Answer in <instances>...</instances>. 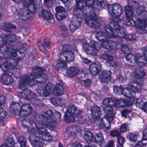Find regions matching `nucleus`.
I'll return each instance as SVG.
<instances>
[{"label":"nucleus","instance_id":"obj_61","mask_svg":"<svg viewBox=\"0 0 147 147\" xmlns=\"http://www.w3.org/2000/svg\"><path fill=\"white\" fill-rule=\"evenodd\" d=\"M45 5L48 7H51L53 2V0H44Z\"/></svg>","mask_w":147,"mask_h":147},{"label":"nucleus","instance_id":"obj_25","mask_svg":"<svg viewBox=\"0 0 147 147\" xmlns=\"http://www.w3.org/2000/svg\"><path fill=\"white\" fill-rule=\"evenodd\" d=\"M81 131L80 127L77 125H71L67 127L65 133L70 136L76 135Z\"/></svg>","mask_w":147,"mask_h":147},{"label":"nucleus","instance_id":"obj_27","mask_svg":"<svg viewBox=\"0 0 147 147\" xmlns=\"http://www.w3.org/2000/svg\"><path fill=\"white\" fill-rule=\"evenodd\" d=\"M57 12L56 18L58 20L65 18L67 15L64 9L61 7H57L55 9Z\"/></svg>","mask_w":147,"mask_h":147},{"label":"nucleus","instance_id":"obj_40","mask_svg":"<svg viewBox=\"0 0 147 147\" xmlns=\"http://www.w3.org/2000/svg\"><path fill=\"white\" fill-rule=\"evenodd\" d=\"M76 7L80 9L83 13V11L87 9V7L86 5L85 1L84 0H76Z\"/></svg>","mask_w":147,"mask_h":147},{"label":"nucleus","instance_id":"obj_33","mask_svg":"<svg viewBox=\"0 0 147 147\" xmlns=\"http://www.w3.org/2000/svg\"><path fill=\"white\" fill-rule=\"evenodd\" d=\"M91 114L92 118L94 119L100 117L101 114L100 108L97 106L92 107L91 109Z\"/></svg>","mask_w":147,"mask_h":147},{"label":"nucleus","instance_id":"obj_37","mask_svg":"<svg viewBox=\"0 0 147 147\" xmlns=\"http://www.w3.org/2000/svg\"><path fill=\"white\" fill-rule=\"evenodd\" d=\"M59 59V62H58L56 65V68L58 70L61 69L63 70L66 69L67 67L66 62L63 61L62 59H61V57Z\"/></svg>","mask_w":147,"mask_h":147},{"label":"nucleus","instance_id":"obj_56","mask_svg":"<svg viewBox=\"0 0 147 147\" xmlns=\"http://www.w3.org/2000/svg\"><path fill=\"white\" fill-rule=\"evenodd\" d=\"M110 134L113 137H118L120 135L121 133L118 130H116L111 131Z\"/></svg>","mask_w":147,"mask_h":147},{"label":"nucleus","instance_id":"obj_4","mask_svg":"<svg viewBox=\"0 0 147 147\" xmlns=\"http://www.w3.org/2000/svg\"><path fill=\"white\" fill-rule=\"evenodd\" d=\"M143 81L142 80L139 83H137L134 81V79H131L130 82H129L127 85V87L122 89V87L120 86L119 87L117 86H115L113 87V91L114 93L117 95H120L122 94L124 96H126V100L121 99L118 100L116 101L115 106L117 107H124L125 106L120 107L118 106V103L117 102L120 101V103H121V102L122 100L125 101L126 102L131 101V98H133L134 97L132 96V93H134L140 90L142 88V85L143 84Z\"/></svg>","mask_w":147,"mask_h":147},{"label":"nucleus","instance_id":"obj_41","mask_svg":"<svg viewBox=\"0 0 147 147\" xmlns=\"http://www.w3.org/2000/svg\"><path fill=\"white\" fill-rule=\"evenodd\" d=\"M26 138L23 136H20L17 138V141L19 143L20 147H26Z\"/></svg>","mask_w":147,"mask_h":147},{"label":"nucleus","instance_id":"obj_44","mask_svg":"<svg viewBox=\"0 0 147 147\" xmlns=\"http://www.w3.org/2000/svg\"><path fill=\"white\" fill-rule=\"evenodd\" d=\"M84 137L86 140L90 141L92 139L93 136L91 132L90 131H87L85 132Z\"/></svg>","mask_w":147,"mask_h":147},{"label":"nucleus","instance_id":"obj_34","mask_svg":"<svg viewBox=\"0 0 147 147\" xmlns=\"http://www.w3.org/2000/svg\"><path fill=\"white\" fill-rule=\"evenodd\" d=\"M35 5L34 0H24L23 3L24 7L27 8H32L34 10V11L37 9Z\"/></svg>","mask_w":147,"mask_h":147},{"label":"nucleus","instance_id":"obj_15","mask_svg":"<svg viewBox=\"0 0 147 147\" xmlns=\"http://www.w3.org/2000/svg\"><path fill=\"white\" fill-rule=\"evenodd\" d=\"M88 15L85 20L86 24L89 26L94 28H100L101 24L95 13L93 12L92 14L91 13Z\"/></svg>","mask_w":147,"mask_h":147},{"label":"nucleus","instance_id":"obj_10","mask_svg":"<svg viewBox=\"0 0 147 147\" xmlns=\"http://www.w3.org/2000/svg\"><path fill=\"white\" fill-rule=\"evenodd\" d=\"M131 5L135 6L137 3L135 2L134 0H129L128 1V5L125 7V12L127 17V19L125 20V24L129 26H134L136 25L137 27V21L136 23L135 21L131 19L133 15L135 14L134 11H133V9L131 7H132Z\"/></svg>","mask_w":147,"mask_h":147},{"label":"nucleus","instance_id":"obj_9","mask_svg":"<svg viewBox=\"0 0 147 147\" xmlns=\"http://www.w3.org/2000/svg\"><path fill=\"white\" fill-rule=\"evenodd\" d=\"M144 56L140 54L136 53L128 54L125 57L126 60L133 64H136L140 66H144L147 61V47H144L143 52Z\"/></svg>","mask_w":147,"mask_h":147},{"label":"nucleus","instance_id":"obj_16","mask_svg":"<svg viewBox=\"0 0 147 147\" xmlns=\"http://www.w3.org/2000/svg\"><path fill=\"white\" fill-rule=\"evenodd\" d=\"M57 121L55 123H53L51 124V126L50 127H47L49 128L51 127L52 126V125L53 123H57L59 121ZM44 127L46 128L47 127H45L42 125H41L40 126L37 128V131L38 133V135H40V137L42 140L46 142H50L52 141L53 140V138L51 134L48 132L47 130L43 128L42 127Z\"/></svg>","mask_w":147,"mask_h":147},{"label":"nucleus","instance_id":"obj_55","mask_svg":"<svg viewBox=\"0 0 147 147\" xmlns=\"http://www.w3.org/2000/svg\"><path fill=\"white\" fill-rule=\"evenodd\" d=\"M7 112L5 110L0 107V118H4L7 115Z\"/></svg>","mask_w":147,"mask_h":147},{"label":"nucleus","instance_id":"obj_59","mask_svg":"<svg viewBox=\"0 0 147 147\" xmlns=\"http://www.w3.org/2000/svg\"><path fill=\"white\" fill-rule=\"evenodd\" d=\"M94 3V0H87L85 1V3L88 7L93 6Z\"/></svg>","mask_w":147,"mask_h":147},{"label":"nucleus","instance_id":"obj_17","mask_svg":"<svg viewBox=\"0 0 147 147\" xmlns=\"http://www.w3.org/2000/svg\"><path fill=\"white\" fill-rule=\"evenodd\" d=\"M10 58V61H8V64L7 65V67H9V69L6 71H10L9 72L13 74V75L16 78H18L21 75V72L20 70L16 68L15 67L17 64L15 62L14 63L13 61L14 60L16 62V61H19V60H15L9 57ZM20 60H21V59Z\"/></svg>","mask_w":147,"mask_h":147},{"label":"nucleus","instance_id":"obj_62","mask_svg":"<svg viewBox=\"0 0 147 147\" xmlns=\"http://www.w3.org/2000/svg\"><path fill=\"white\" fill-rule=\"evenodd\" d=\"M6 101V98L4 95L0 96V105L5 104Z\"/></svg>","mask_w":147,"mask_h":147},{"label":"nucleus","instance_id":"obj_18","mask_svg":"<svg viewBox=\"0 0 147 147\" xmlns=\"http://www.w3.org/2000/svg\"><path fill=\"white\" fill-rule=\"evenodd\" d=\"M36 11L32 8L22 9L18 12V15L19 18L22 20H26L29 19L30 17V11L34 13Z\"/></svg>","mask_w":147,"mask_h":147},{"label":"nucleus","instance_id":"obj_1","mask_svg":"<svg viewBox=\"0 0 147 147\" xmlns=\"http://www.w3.org/2000/svg\"><path fill=\"white\" fill-rule=\"evenodd\" d=\"M61 116L60 113L55 112L53 113L52 111L49 110L45 113L43 115H37L35 116L34 119L36 123L27 118L23 120L22 123L29 132L30 138H31L34 133H37V128L41 125L46 127H50L52 123L60 120Z\"/></svg>","mask_w":147,"mask_h":147},{"label":"nucleus","instance_id":"obj_7","mask_svg":"<svg viewBox=\"0 0 147 147\" xmlns=\"http://www.w3.org/2000/svg\"><path fill=\"white\" fill-rule=\"evenodd\" d=\"M135 2L138 4L135 6L131 5L132 7H131L133 9L136 10V13L138 15L137 17V28L138 29H142L147 30V11L145 10L144 6H142L139 7V5L138 3L134 0Z\"/></svg>","mask_w":147,"mask_h":147},{"label":"nucleus","instance_id":"obj_30","mask_svg":"<svg viewBox=\"0 0 147 147\" xmlns=\"http://www.w3.org/2000/svg\"><path fill=\"white\" fill-rule=\"evenodd\" d=\"M133 78L139 79L143 77L145 75L143 69L141 67H137L136 69V72H134L131 74Z\"/></svg>","mask_w":147,"mask_h":147},{"label":"nucleus","instance_id":"obj_5","mask_svg":"<svg viewBox=\"0 0 147 147\" xmlns=\"http://www.w3.org/2000/svg\"><path fill=\"white\" fill-rule=\"evenodd\" d=\"M122 21L123 20L118 17L109 23L108 26L111 29L114 30V32H112V34L108 35L107 36V38H114L118 37L127 40H134L136 38L135 34H127L125 29L123 27H121L118 24Z\"/></svg>","mask_w":147,"mask_h":147},{"label":"nucleus","instance_id":"obj_29","mask_svg":"<svg viewBox=\"0 0 147 147\" xmlns=\"http://www.w3.org/2000/svg\"><path fill=\"white\" fill-rule=\"evenodd\" d=\"M111 72L110 70L104 71L99 75V78L102 82H108L111 79Z\"/></svg>","mask_w":147,"mask_h":147},{"label":"nucleus","instance_id":"obj_43","mask_svg":"<svg viewBox=\"0 0 147 147\" xmlns=\"http://www.w3.org/2000/svg\"><path fill=\"white\" fill-rule=\"evenodd\" d=\"M6 144H3L0 147H11L15 144V142L11 138H9L6 140Z\"/></svg>","mask_w":147,"mask_h":147},{"label":"nucleus","instance_id":"obj_42","mask_svg":"<svg viewBox=\"0 0 147 147\" xmlns=\"http://www.w3.org/2000/svg\"><path fill=\"white\" fill-rule=\"evenodd\" d=\"M71 112L73 113L77 117L80 115V114L82 112V110L78 107H76L73 105H71Z\"/></svg>","mask_w":147,"mask_h":147},{"label":"nucleus","instance_id":"obj_48","mask_svg":"<svg viewBox=\"0 0 147 147\" xmlns=\"http://www.w3.org/2000/svg\"><path fill=\"white\" fill-rule=\"evenodd\" d=\"M2 59L1 57H0V62L2 61ZM7 64L8 61H6L2 65H0V67L3 71H6L9 69V67H7Z\"/></svg>","mask_w":147,"mask_h":147},{"label":"nucleus","instance_id":"obj_21","mask_svg":"<svg viewBox=\"0 0 147 147\" xmlns=\"http://www.w3.org/2000/svg\"><path fill=\"white\" fill-rule=\"evenodd\" d=\"M30 142L34 147H43V143L39 140L38 136V133H34L32 137H29Z\"/></svg>","mask_w":147,"mask_h":147},{"label":"nucleus","instance_id":"obj_36","mask_svg":"<svg viewBox=\"0 0 147 147\" xmlns=\"http://www.w3.org/2000/svg\"><path fill=\"white\" fill-rule=\"evenodd\" d=\"M63 93V87L59 84H57L55 86L53 91V94L55 96H59Z\"/></svg>","mask_w":147,"mask_h":147},{"label":"nucleus","instance_id":"obj_22","mask_svg":"<svg viewBox=\"0 0 147 147\" xmlns=\"http://www.w3.org/2000/svg\"><path fill=\"white\" fill-rule=\"evenodd\" d=\"M101 65L98 62L91 64L89 67L90 73L94 75L98 74L101 70Z\"/></svg>","mask_w":147,"mask_h":147},{"label":"nucleus","instance_id":"obj_23","mask_svg":"<svg viewBox=\"0 0 147 147\" xmlns=\"http://www.w3.org/2000/svg\"><path fill=\"white\" fill-rule=\"evenodd\" d=\"M100 57L101 58L106 60V65L107 66L116 67L118 65L116 62L113 60V57L109 55L106 53L102 54Z\"/></svg>","mask_w":147,"mask_h":147},{"label":"nucleus","instance_id":"obj_35","mask_svg":"<svg viewBox=\"0 0 147 147\" xmlns=\"http://www.w3.org/2000/svg\"><path fill=\"white\" fill-rule=\"evenodd\" d=\"M79 72V69L75 67H70L67 70L66 74L67 77L71 78L76 75Z\"/></svg>","mask_w":147,"mask_h":147},{"label":"nucleus","instance_id":"obj_54","mask_svg":"<svg viewBox=\"0 0 147 147\" xmlns=\"http://www.w3.org/2000/svg\"><path fill=\"white\" fill-rule=\"evenodd\" d=\"M128 127V125L127 124L123 123L121 125L120 128V130L121 132H125L127 131Z\"/></svg>","mask_w":147,"mask_h":147},{"label":"nucleus","instance_id":"obj_45","mask_svg":"<svg viewBox=\"0 0 147 147\" xmlns=\"http://www.w3.org/2000/svg\"><path fill=\"white\" fill-rule=\"evenodd\" d=\"M117 140L119 145H117V147H123V145L125 141L124 138L121 136H118Z\"/></svg>","mask_w":147,"mask_h":147},{"label":"nucleus","instance_id":"obj_13","mask_svg":"<svg viewBox=\"0 0 147 147\" xmlns=\"http://www.w3.org/2000/svg\"><path fill=\"white\" fill-rule=\"evenodd\" d=\"M71 46L69 45H65L63 46L62 52L58 56L61 57L63 61L66 62H72L74 59V54L73 52L71 50Z\"/></svg>","mask_w":147,"mask_h":147},{"label":"nucleus","instance_id":"obj_31","mask_svg":"<svg viewBox=\"0 0 147 147\" xmlns=\"http://www.w3.org/2000/svg\"><path fill=\"white\" fill-rule=\"evenodd\" d=\"M21 106L19 104L16 102H12L11 103L10 108L11 112L14 114L19 115Z\"/></svg>","mask_w":147,"mask_h":147},{"label":"nucleus","instance_id":"obj_52","mask_svg":"<svg viewBox=\"0 0 147 147\" xmlns=\"http://www.w3.org/2000/svg\"><path fill=\"white\" fill-rule=\"evenodd\" d=\"M4 29L7 30L8 29H13L16 28V26L12 24L9 23H5L4 24Z\"/></svg>","mask_w":147,"mask_h":147},{"label":"nucleus","instance_id":"obj_20","mask_svg":"<svg viewBox=\"0 0 147 147\" xmlns=\"http://www.w3.org/2000/svg\"><path fill=\"white\" fill-rule=\"evenodd\" d=\"M82 19L81 18H76L74 16L72 18L69 26V29L71 32H74L79 28L81 24Z\"/></svg>","mask_w":147,"mask_h":147},{"label":"nucleus","instance_id":"obj_24","mask_svg":"<svg viewBox=\"0 0 147 147\" xmlns=\"http://www.w3.org/2000/svg\"><path fill=\"white\" fill-rule=\"evenodd\" d=\"M9 72L3 73L1 77V80L2 82L5 84L8 85L12 84L14 80L12 77L9 76L11 74Z\"/></svg>","mask_w":147,"mask_h":147},{"label":"nucleus","instance_id":"obj_14","mask_svg":"<svg viewBox=\"0 0 147 147\" xmlns=\"http://www.w3.org/2000/svg\"><path fill=\"white\" fill-rule=\"evenodd\" d=\"M111 103H113V100L111 98H105L103 101V104L105 106L103 108V109L106 113L105 119L109 122L112 121L115 115L113 107L108 105ZM110 105H112L110 104Z\"/></svg>","mask_w":147,"mask_h":147},{"label":"nucleus","instance_id":"obj_12","mask_svg":"<svg viewBox=\"0 0 147 147\" xmlns=\"http://www.w3.org/2000/svg\"><path fill=\"white\" fill-rule=\"evenodd\" d=\"M130 100L131 101L127 102L122 100L121 102V103H120V101H118L117 102L118 106L120 107L128 106L135 103L137 107L141 109L144 112L147 113V101L144 102L141 99L136 98L135 96L133 97V98H131Z\"/></svg>","mask_w":147,"mask_h":147},{"label":"nucleus","instance_id":"obj_49","mask_svg":"<svg viewBox=\"0 0 147 147\" xmlns=\"http://www.w3.org/2000/svg\"><path fill=\"white\" fill-rule=\"evenodd\" d=\"M121 49L125 53H128L130 51V49L127 46L122 45L121 46Z\"/></svg>","mask_w":147,"mask_h":147},{"label":"nucleus","instance_id":"obj_11","mask_svg":"<svg viewBox=\"0 0 147 147\" xmlns=\"http://www.w3.org/2000/svg\"><path fill=\"white\" fill-rule=\"evenodd\" d=\"M83 49L84 51L88 55L95 56L97 55L101 47L100 44L92 40L90 44L84 42L82 44Z\"/></svg>","mask_w":147,"mask_h":147},{"label":"nucleus","instance_id":"obj_2","mask_svg":"<svg viewBox=\"0 0 147 147\" xmlns=\"http://www.w3.org/2000/svg\"><path fill=\"white\" fill-rule=\"evenodd\" d=\"M44 71L43 68L37 66L33 69L30 76H24L20 78L19 81V88L23 91L19 92L18 94V97L28 100L32 99H32H34L36 94L30 90L25 89V88L27 85L32 86L38 83L39 81L35 80V79H38L42 77L45 79V80H43V82L46 81L47 76L46 74H42Z\"/></svg>","mask_w":147,"mask_h":147},{"label":"nucleus","instance_id":"obj_57","mask_svg":"<svg viewBox=\"0 0 147 147\" xmlns=\"http://www.w3.org/2000/svg\"><path fill=\"white\" fill-rule=\"evenodd\" d=\"M51 101L53 105H60L59 102L61 101V100L60 99L57 100L55 98H52L51 99Z\"/></svg>","mask_w":147,"mask_h":147},{"label":"nucleus","instance_id":"obj_46","mask_svg":"<svg viewBox=\"0 0 147 147\" xmlns=\"http://www.w3.org/2000/svg\"><path fill=\"white\" fill-rule=\"evenodd\" d=\"M121 114L123 116L127 118H128L129 120L131 119V117L130 116L131 113L129 111L127 110H123L121 112Z\"/></svg>","mask_w":147,"mask_h":147},{"label":"nucleus","instance_id":"obj_38","mask_svg":"<svg viewBox=\"0 0 147 147\" xmlns=\"http://www.w3.org/2000/svg\"><path fill=\"white\" fill-rule=\"evenodd\" d=\"M42 16L44 18L49 20L52 18V16L50 12L45 9H40L39 11L38 16Z\"/></svg>","mask_w":147,"mask_h":147},{"label":"nucleus","instance_id":"obj_64","mask_svg":"<svg viewBox=\"0 0 147 147\" xmlns=\"http://www.w3.org/2000/svg\"><path fill=\"white\" fill-rule=\"evenodd\" d=\"M114 142L113 140L109 141L106 147H114Z\"/></svg>","mask_w":147,"mask_h":147},{"label":"nucleus","instance_id":"obj_8","mask_svg":"<svg viewBox=\"0 0 147 147\" xmlns=\"http://www.w3.org/2000/svg\"><path fill=\"white\" fill-rule=\"evenodd\" d=\"M98 4L102 7L107 6L108 13L113 20L117 19L123 12V10L121 7L118 4L109 5L107 0H97Z\"/></svg>","mask_w":147,"mask_h":147},{"label":"nucleus","instance_id":"obj_6","mask_svg":"<svg viewBox=\"0 0 147 147\" xmlns=\"http://www.w3.org/2000/svg\"><path fill=\"white\" fill-rule=\"evenodd\" d=\"M102 31H99L96 32L95 35L96 38L99 41H102L101 45L104 48L108 50H116L120 47L119 45H117L115 42L111 41L105 40V39H108L111 38H107L108 35L112 34V32H114V30L112 31L110 28L105 26Z\"/></svg>","mask_w":147,"mask_h":147},{"label":"nucleus","instance_id":"obj_60","mask_svg":"<svg viewBox=\"0 0 147 147\" xmlns=\"http://www.w3.org/2000/svg\"><path fill=\"white\" fill-rule=\"evenodd\" d=\"M134 147H147V144H143L142 141H139L136 145Z\"/></svg>","mask_w":147,"mask_h":147},{"label":"nucleus","instance_id":"obj_53","mask_svg":"<svg viewBox=\"0 0 147 147\" xmlns=\"http://www.w3.org/2000/svg\"><path fill=\"white\" fill-rule=\"evenodd\" d=\"M77 121L79 123H84L86 121V117L84 116L79 115L77 117Z\"/></svg>","mask_w":147,"mask_h":147},{"label":"nucleus","instance_id":"obj_39","mask_svg":"<svg viewBox=\"0 0 147 147\" xmlns=\"http://www.w3.org/2000/svg\"><path fill=\"white\" fill-rule=\"evenodd\" d=\"M64 120L67 123H70L75 121V117L69 110L67 111L64 115Z\"/></svg>","mask_w":147,"mask_h":147},{"label":"nucleus","instance_id":"obj_28","mask_svg":"<svg viewBox=\"0 0 147 147\" xmlns=\"http://www.w3.org/2000/svg\"><path fill=\"white\" fill-rule=\"evenodd\" d=\"M105 118H105L102 120L99 121V123L97 124V125L99 128L103 129L105 131H107L110 128L111 123L112 121L109 122Z\"/></svg>","mask_w":147,"mask_h":147},{"label":"nucleus","instance_id":"obj_32","mask_svg":"<svg viewBox=\"0 0 147 147\" xmlns=\"http://www.w3.org/2000/svg\"><path fill=\"white\" fill-rule=\"evenodd\" d=\"M94 138L96 142L97 143L99 146H102L105 144V141L102 133H95Z\"/></svg>","mask_w":147,"mask_h":147},{"label":"nucleus","instance_id":"obj_26","mask_svg":"<svg viewBox=\"0 0 147 147\" xmlns=\"http://www.w3.org/2000/svg\"><path fill=\"white\" fill-rule=\"evenodd\" d=\"M50 84H49L45 86L42 90H41L42 88H39L37 90V93L41 96H46L49 95L51 94V92L53 90L52 88L50 86Z\"/></svg>","mask_w":147,"mask_h":147},{"label":"nucleus","instance_id":"obj_63","mask_svg":"<svg viewBox=\"0 0 147 147\" xmlns=\"http://www.w3.org/2000/svg\"><path fill=\"white\" fill-rule=\"evenodd\" d=\"M142 139L144 140H147V127L143 131L142 134Z\"/></svg>","mask_w":147,"mask_h":147},{"label":"nucleus","instance_id":"obj_19","mask_svg":"<svg viewBox=\"0 0 147 147\" xmlns=\"http://www.w3.org/2000/svg\"><path fill=\"white\" fill-rule=\"evenodd\" d=\"M32 110V107L29 104H24L21 106L19 115L22 117L27 116L31 114Z\"/></svg>","mask_w":147,"mask_h":147},{"label":"nucleus","instance_id":"obj_51","mask_svg":"<svg viewBox=\"0 0 147 147\" xmlns=\"http://www.w3.org/2000/svg\"><path fill=\"white\" fill-rule=\"evenodd\" d=\"M32 104L38 106H40L42 104V101L38 98H34L32 99L31 101Z\"/></svg>","mask_w":147,"mask_h":147},{"label":"nucleus","instance_id":"obj_50","mask_svg":"<svg viewBox=\"0 0 147 147\" xmlns=\"http://www.w3.org/2000/svg\"><path fill=\"white\" fill-rule=\"evenodd\" d=\"M82 10L80 9L76 8L73 11V13L75 17L76 18H81L80 16V13L82 12Z\"/></svg>","mask_w":147,"mask_h":147},{"label":"nucleus","instance_id":"obj_3","mask_svg":"<svg viewBox=\"0 0 147 147\" xmlns=\"http://www.w3.org/2000/svg\"><path fill=\"white\" fill-rule=\"evenodd\" d=\"M16 40V36L13 34H3L0 36V51L5 58L10 57L17 60L22 59L25 56L26 53V48L19 49L16 45L9 47V42Z\"/></svg>","mask_w":147,"mask_h":147},{"label":"nucleus","instance_id":"obj_47","mask_svg":"<svg viewBox=\"0 0 147 147\" xmlns=\"http://www.w3.org/2000/svg\"><path fill=\"white\" fill-rule=\"evenodd\" d=\"M127 138L130 141H136L137 139V135L133 133L129 134L127 136Z\"/></svg>","mask_w":147,"mask_h":147},{"label":"nucleus","instance_id":"obj_58","mask_svg":"<svg viewBox=\"0 0 147 147\" xmlns=\"http://www.w3.org/2000/svg\"><path fill=\"white\" fill-rule=\"evenodd\" d=\"M61 34L62 35H66L68 33V30L66 26H61Z\"/></svg>","mask_w":147,"mask_h":147}]
</instances>
